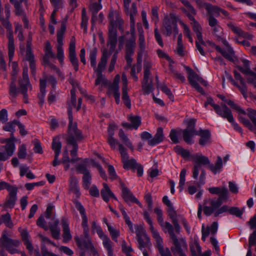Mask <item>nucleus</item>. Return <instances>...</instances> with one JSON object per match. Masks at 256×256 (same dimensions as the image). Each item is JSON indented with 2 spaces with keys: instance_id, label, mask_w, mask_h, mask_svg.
<instances>
[{
  "instance_id": "12",
  "label": "nucleus",
  "mask_w": 256,
  "mask_h": 256,
  "mask_svg": "<svg viewBox=\"0 0 256 256\" xmlns=\"http://www.w3.org/2000/svg\"><path fill=\"white\" fill-rule=\"evenodd\" d=\"M196 120L194 119L189 120L186 128L182 131L184 141L188 144H192L194 142L192 137L196 136L197 130L195 129Z\"/></svg>"
},
{
  "instance_id": "19",
  "label": "nucleus",
  "mask_w": 256,
  "mask_h": 256,
  "mask_svg": "<svg viewBox=\"0 0 256 256\" xmlns=\"http://www.w3.org/2000/svg\"><path fill=\"white\" fill-rule=\"evenodd\" d=\"M98 236L99 238L102 240V244L104 247L106 249L108 252V256H113L114 246L113 242L110 240V238L102 232L100 230H98Z\"/></svg>"
},
{
  "instance_id": "10",
  "label": "nucleus",
  "mask_w": 256,
  "mask_h": 256,
  "mask_svg": "<svg viewBox=\"0 0 256 256\" xmlns=\"http://www.w3.org/2000/svg\"><path fill=\"white\" fill-rule=\"evenodd\" d=\"M6 231L4 230L0 238V246L5 247L6 250L10 254H14L18 252L16 248L20 244V242L17 240H12L6 236Z\"/></svg>"
},
{
  "instance_id": "6",
  "label": "nucleus",
  "mask_w": 256,
  "mask_h": 256,
  "mask_svg": "<svg viewBox=\"0 0 256 256\" xmlns=\"http://www.w3.org/2000/svg\"><path fill=\"white\" fill-rule=\"evenodd\" d=\"M68 115L69 123L68 130V136L66 138L67 142H70L71 140L76 142L82 140L84 138L82 132L78 129L76 122H73L72 108H68Z\"/></svg>"
},
{
  "instance_id": "9",
  "label": "nucleus",
  "mask_w": 256,
  "mask_h": 256,
  "mask_svg": "<svg viewBox=\"0 0 256 256\" xmlns=\"http://www.w3.org/2000/svg\"><path fill=\"white\" fill-rule=\"evenodd\" d=\"M109 22L108 30H118L123 31L122 25L124 24V20L122 18L120 12L118 10H114L110 9L108 16Z\"/></svg>"
},
{
  "instance_id": "29",
  "label": "nucleus",
  "mask_w": 256,
  "mask_h": 256,
  "mask_svg": "<svg viewBox=\"0 0 256 256\" xmlns=\"http://www.w3.org/2000/svg\"><path fill=\"white\" fill-rule=\"evenodd\" d=\"M84 240H80L78 236H76L74 238L75 241L77 246L80 249H86L89 250L94 246L90 238L89 234L88 237H85Z\"/></svg>"
},
{
  "instance_id": "3",
  "label": "nucleus",
  "mask_w": 256,
  "mask_h": 256,
  "mask_svg": "<svg viewBox=\"0 0 256 256\" xmlns=\"http://www.w3.org/2000/svg\"><path fill=\"white\" fill-rule=\"evenodd\" d=\"M192 161L194 162L192 170V177L197 179L199 172L201 169V164L208 165V168L214 174L220 172L222 168V160L220 156H217L214 164H211L208 158L198 152L190 156Z\"/></svg>"
},
{
  "instance_id": "49",
  "label": "nucleus",
  "mask_w": 256,
  "mask_h": 256,
  "mask_svg": "<svg viewBox=\"0 0 256 256\" xmlns=\"http://www.w3.org/2000/svg\"><path fill=\"white\" fill-rule=\"evenodd\" d=\"M152 67L151 62L148 60H144V79L146 80L147 77H149L150 74V70Z\"/></svg>"
},
{
  "instance_id": "14",
  "label": "nucleus",
  "mask_w": 256,
  "mask_h": 256,
  "mask_svg": "<svg viewBox=\"0 0 256 256\" xmlns=\"http://www.w3.org/2000/svg\"><path fill=\"white\" fill-rule=\"evenodd\" d=\"M144 218L146 221V222L150 225V229L152 234V236L153 238L156 241V247L158 249V250H161L164 248L163 246V240L162 237L160 236L158 232L156 230L152 224V220L147 212H144Z\"/></svg>"
},
{
  "instance_id": "59",
  "label": "nucleus",
  "mask_w": 256,
  "mask_h": 256,
  "mask_svg": "<svg viewBox=\"0 0 256 256\" xmlns=\"http://www.w3.org/2000/svg\"><path fill=\"white\" fill-rule=\"evenodd\" d=\"M226 103H227L232 108L236 110L239 114H246L244 110L242 109L240 106L236 104L232 100H228Z\"/></svg>"
},
{
  "instance_id": "50",
  "label": "nucleus",
  "mask_w": 256,
  "mask_h": 256,
  "mask_svg": "<svg viewBox=\"0 0 256 256\" xmlns=\"http://www.w3.org/2000/svg\"><path fill=\"white\" fill-rule=\"evenodd\" d=\"M136 228V240L145 238L146 236H148L146 233V231L142 226H139L138 225L135 226Z\"/></svg>"
},
{
  "instance_id": "56",
  "label": "nucleus",
  "mask_w": 256,
  "mask_h": 256,
  "mask_svg": "<svg viewBox=\"0 0 256 256\" xmlns=\"http://www.w3.org/2000/svg\"><path fill=\"white\" fill-rule=\"evenodd\" d=\"M97 75V78L96 80L95 84L98 85L102 84L106 85L107 84V80L104 76L102 75V72H96Z\"/></svg>"
},
{
  "instance_id": "44",
  "label": "nucleus",
  "mask_w": 256,
  "mask_h": 256,
  "mask_svg": "<svg viewBox=\"0 0 256 256\" xmlns=\"http://www.w3.org/2000/svg\"><path fill=\"white\" fill-rule=\"evenodd\" d=\"M97 49L96 48H94L90 51L89 60H90V65L93 68H96V54Z\"/></svg>"
},
{
  "instance_id": "15",
  "label": "nucleus",
  "mask_w": 256,
  "mask_h": 256,
  "mask_svg": "<svg viewBox=\"0 0 256 256\" xmlns=\"http://www.w3.org/2000/svg\"><path fill=\"white\" fill-rule=\"evenodd\" d=\"M32 38L30 36L28 38L27 40L26 44V50L25 59L26 60L29 62L30 63V67L31 70L32 74L35 76L36 74V64H35V60L34 56L33 54L32 50Z\"/></svg>"
},
{
  "instance_id": "40",
  "label": "nucleus",
  "mask_w": 256,
  "mask_h": 256,
  "mask_svg": "<svg viewBox=\"0 0 256 256\" xmlns=\"http://www.w3.org/2000/svg\"><path fill=\"white\" fill-rule=\"evenodd\" d=\"M88 160L86 158L82 162L78 164L76 167V170L78 173L82 174H85L87 172H90V170L88 169L87 164Z\"/></svg>"
},
{
  "instance_id": "39",
  "label": "nucleus",
  "mask_w": 256,
  "mask_h": 256,
  "mask_svg": "<svg viewBox=\"0 0 256 256\" xmlns=\"http://www.w3.org/2000/svg\"><path fill=\"white\" fill-rule=\"evenodd\" d=\"M149 77H147L146 80L144 77L142 82V88L146 94H149L152 91V81L150 80V82Z\"/></svg>"
},
{
  "instance_id": "63",
  "label": "nucleus",
  "mask_w": 256,
  "mask_h": 256,
  "mask_svg": "<svg viewBox=\"0 0 256 256\" xmlns=\"http://www.w3.org/2000/svg\"><path fill=\"white\" fill-rule=\"evenodd\" d=\"M152 19L154 22L155 25L158 22V8L154 6L152 10Z\"/></svg>"
},
{
  "instance_id": "41",
  "label": "nucleus",
  "mask_w": 256,
  "mask_h": 256,
  "mask_svg": "<svg viewBox=\"0 0 256 256\" xmlns=\"http://www.w3.org/2000/svg\"><path fill=\"white\" fill-rule=\"evenodd\" d=\"M135 33L131 34V38L128 40L126 44V51H134L136 47Z\"/></svg>"
},
{
  "instance_id": "11",
  "label": "nucleus",
  "mask_w": 256,
  "mask_h": 256,
  "mask_svg": "<svg viewBox=\"0 0 256 256\" xmlns=\"http://www.w3.org/2000/svg\"><path fill=\"white\" fill-rule=\"evenodd\" d=\"M162 24L163 34L166 36H170L173 34L175 38L178 32L176 21L172 17H166L163 20Z\"/></svg>"
},
{
  "instance_id": "27",
  "label": "nucleus",
  "mask_w": 256,
  "mask_h": 256,
  "mask_svg": "<svg viewBox=\"0 0 256 256\" xmlns=\"http://www.w3.org/2000/svg\"><path fill=\"white\" fill-rule=\"evenodd\" d=\"M52 220V222L49 223L48 227L51 232L52 237L56 240H58L60 234V230L58 226L59 220L53 218Z\"/></svg>"
},
{
  "instance_id": "21",
  "label": "nucleus",
  "mask_w": 256,
  "mask_h": 256,
  "mask_svg": "<svg viewBox=\"0 0 256 256\" xmlns=\"http://www.w3.org/2000/svg\"><path fill=\"white\" fill-rule=\"evenodd\" d=\"M18 188L16 186H14L10 191H8V194L6 197V199L4 204V206L7 208H12L14 207L16 202L17 200L16 194Z\"/></svg>"
},
{
  "instance_id": "33",
  "label": "nucleus",
  "mask_w": 256,
  "mask_h": 256,
  "mask_svg": "<svg viewBox=\"0 0 256 256\" xmlns=\"http://www.w3.org/2000/svg\"><path fill=\"white\" fill-rule=\"evenodd\" d=\"M228 26L235 34H238L240 36H242L244 37L247 38L249 39H252V36L249 34H244L243 30L239 27L236 26L232 22H230L227 24Z\"/></svg>"
},
{
  "instance_id": "17",
  "label": "nucleus",
  "mask_w": 256,
  "mask_h": 256,
  "mask_svg": "<svg viewBox=\"0 0 256 256\" xmlns=\"http://www.w3.org/2000/svg\"><path fill=\"white\" fill-rule=\"evenodd\" d=\"M68 57L74 70L76 72L78 71V61L76 54V39L74 36L72 37L69 44Z\"/></svg>"
},
{
  "instance_id": "22",
  "label": "nucleus",
  "mask_w": 256,
  "mask_h": 256,
  "mask_svg": "<svg viewBox=\"0 0 256 256\" xmlns=\"http://www.w3.org/2000/svg\"><path fill=\"white\" fill-rule=\"evenodd\" d=\"M118 42L117 30H108V46H110L108 52L112 54Z\"/></svg>"
},
{
  "instance_id": "36",
  "label": "nucleus",
  "mask_w": 256,
  "mask_h": 256,
  "mask_svg": "<svg viewBox=\"0 0 256 256\" xmlns=\"http://www.w3.org/2000/svg\"><path fill=\"white\" fill-rule=\"evenodd\" d=\"M205 8L207 11L208 16H212L214 17L220 16V8L218 6H214L212 4L206 3Z\"/></svg>"
},
{
  "instance_id": "55",
  "label": "nucleus",
  "mask_w": 256,
  "mask_h": 256,
  "mask_svg": "<svg viewBox=\"0 0 256 256\" xmlns=\"http://www.w3.org/2000/svg\"><path fill=\"white\" fill-rule=\"evenodd\" d=\"M82 218V226L84 229V234L85 237H88L89 229L88 224V218L86 215L81 216Z\"/></svg>"
},
{
  "instance_id": "61",
  "label": "nucleus",
  "mask_w": 256,
  "mask_h": 256,
  "mask_svg": "<svg viewBox=\"0 0 256 256\" xmlns=\"http://www.w3.org/2000/svg\"><path fill=\"white\" fill-rule=\"evenodd\" d=\"M15 125H16V123L14 122V120L8 122L3 126V130L6 132H14L15 131Z\"/></svg>"
},
{
  "instance_id": "51",
  "label": "nucleus",
  "mask_w": 256,
  "mask_h": 256,
  "mask_svg": "<svg viewBox=\"0 0 256 256\" xmlns=\"http://www.w3.org/2000/svg\"><path fill=\"white\" fill-rule=\"evenodd\" d=\"M21 2L20 0V2H15L14 4V13L16 16H22L24 17V16H26V14L22 9L21 6Z\"/></svg>"
},
{
  "instance_id": "28",
  "label": "nucleus",
  "mask_w": 256,
  "mask_h": 256,
  "mask_svg": "<svg viewBox=\"0 0 256 256\" xmlns=\"http://www.w3.org/2000/svg\"><path fill=\"white\" fill-rule=\"evenodd\" d=\"M110 54L108 52V50L104 49L102 52V54L100 58V61L98 62V68H94V72H102L104 70L106 64H107L108 60Z\"/></svg>"
},
{
  "instance_id": "60",
  "label": "nucleus",
  "mask_w": 256,
  "mask_h": 256,
  "mask_svg": "<svg viewBox=\"0 0 256 256\" xmlns=\"http://www.w3.org/2000/svg\"><path fill=\"white\" fill-rule=\"evenodd\" d=\"M75 206L78 210L79 211L81 216L86 215V210L82 204L77 200H72Z\"/></svg>"
},
{
  "instance_id": "13",
  "label": "nucleus",
  "mask_w": 256,
  "mask_h": 256,
  "mask_svg": "<svg viewBox=\"0 0 256 256\" xmlns=\"http://www.w3.org/2000/svg\"><path fill=\"white\" fill-rule=\"evenodd\" d=\"M144 218L146 221V222L150 225V229L152 234V236L153 238L156 241V247L158 249V250H161L164 248L163 246V240L162 237L160 236L158 232L156 230L152 224V220L147 212H144Z\"/></svg>"
},
{
  "instance_id": "8",
  "label": "nucleus",
  "mask_w": 256,
  "mask_h": 256,
  "mask_svg": "<svg viewBox=\"0 0 256 256\" xmlns=\"http://www.w3.org/2000/svg\"><path fill=\"white\" fill-rule=\"evenodd\" d=\"M2 144L6 143V146H0V160L5 161L12 156L15 150L14 143L10 139L2 138L0 140Z\"/></svg>"
},
{
  "instance_id": "42",
  "label": "nucleus",
  "mask_w": 256,
  "mask_h": 256,
  "mask_svg": "<svg viewBox=\"0 0 256 256\" xmlns=\"http://www.w3.org/2000/svg\"><path fill=\"white\" fill-rule=\"evenodd\" d=\"M62 148V144L58 137H55L52 140V148L54 152V154L60 155Z\"/></svg>"
},
{
  "instance_id": "20",
  "label": "nucleus",
  "mask_w": 256,
  "mask_h": 256,
  "mask_svg": "<svg viewBox=\"0 0 256 256\" xmlns=\"http://www.w3.org/2000/svg\"><path fill=\"white\" fill-rule=\"evenodd\" d=\"M122 197L126 203L129 202H132L136 203L140 207H142V204L134 196L131 192L130 190L126 187L124 184H121Z\"/></svg>"
},
{
  "instance_id": "31",
  "label": "nucleus",
  "mask_w": 256,
  "mask_h": 256,
  "mask_svg": "<svg viewBox=\"0 0 256 256\" xmlns=\"http://www.w3.org/2000/svg\"><path fill=\"white\" fill-rule=\"evenodd\" d=\"M184 68L188 74V79L192 86L198 82L200 78L198 75L188 66H184Z\"/></svg>"
},
{
  "instance_id": "26",
  "label": "nucleus",
  "mask_w": 256,
  "mask_h": 256,
  "mask_svg": "<svg viewBox=\"0 0 256 256\" xmlns=\"http://www.w3.org/2000/svg\"><path fill=\"white\" fill-rule=\"evenodd\" d=\"M130 16V32L134 34L135 32V20L134 17L137 15L138 11L136 4L133 3L132 5L130 10L125 11Z\"/></svg>"
},
{
  "instance_id": "48",
  "label": "nucleus",
  "mask_w": 256,
  "mask_h": 256,
  "mask_svg": "<svg viewBox=\"0 0 256 256\" xmlns=\"http://www.w3.org/2000/svg\"><path fill=\"white\" fill-rule=\"evenodd\" d=\"M222 56L228 60L230 62H234L235 56L234 52L232 48L227 49V51L224 50Z\"/></svg>"
},
{
  "instance_id": "54",
  "label": "nucleus",
  "mask_w": 256,
  "mask_h": 256,
  "mask_svg": "<svg viewBox=\"0 0 256 256\" xmlns=\"http://www.w3.org/2000/svg\"><path fill=\"white\" fill-rule=\"evenodd\" d=\"M82 28H84V32H86L87 30V24L88 22V17L86 16V10L84 8L82 10Z\"/></svg>"
},
{
  "instance_id": "46",
  "label": "nucleus",
  "mask_w": 256,
  "mask_h": 256,
  "mask_svg": "<svg viewBox=\"0 0 256 256\" xmlns=\"http://www.w3.org/2000/svg\"><path fill=\"white\" fill-rule=\"evenodd\" d=\"M82 186L86 190H88L90 187L92 180V176L90 172H87L84 174L82 178Z\"/></svg>"
},
{
  "instance_id": "35",
  "label": "nucleus",
  "mask_w": 256,
  "mask_h": 256,
  "mask_svg": "<svg viewBox=\"0 0 256 256\" xmlns=\"http://www.w3.org/2000/svg\"><path fill=\"white\" fill-rule=\"evenodd\" d=\"M8 31H10V33L8 36V59L9 61L11 62L12 60L14 52V40L13 38L12 34V28L10 30H8Z\"/></svg>"
},
{
  "instance_id": "25",
  "label": "nucleus",
  "mask_w": 256,
  "mask_h": 256,
  "mask_svg": "<svg viewBox=\"0 0 256 256\" xmlns=\"http://www.w3.org/2000/svg\"><path fill=\"white\" fill-rule=\"evenodd\" d=\"M199 136L200 138L199 140V144L204 146L206 145L210 144L211 143V134L210 130H203L200 129L197 132V134Z\"/></svg>"
},
{
  "instance_id": "2",
  "label": "nucleus",
  "mask_w": 256,
  "mask_h": 256,
  "mask_svg": "<svg viewBox=\"0 0 256 256\" xmlns=\"http://www.w3.org/2000/svg\"><path fill=\"white\" fill-rule=\"evenodd\" d=\"M208 190L212 194L218 195L217 199L209 198L204 200V213L206 216H210L222 205L224 200H227L228 192L225 187H212L208 188Z\"/></svg>"
},
{
  "instance_id": "18",
  "label": "nucleus",
  "mask_w": 256,
  "mask_h": 256,
  "mask_svg": "<svg viewBox=\"0 0 256 256\" xmlns=\"http://www.w3.org/2000/svg\"><path fill=\"white\" fill-rule=\"evenodd\" d=\"M216 112L220 116L226 119L229 122H232L234 117L231 110L226 106V104L222 103L218 106L215 110Z\"/></svg>"
},
{
  "instance_id": "57",
  "label": "nucleus",
  "mask_w": 256,
  "mask_h": 256,
  "mask_svg": "<svg viewBox=\"0 0 256 256\" xmlns=\"http://www.w3.org/2000/svg\"><path fill=\"white\" fill-rule=\"evenodd\" d=\"M122 99L126 107L130 108L131 106L130 100L128 94V90H126V88L122 90Z\"/></svg>"
},
{
  "instance_id": "45",
  "label": "nucleus",
  "mask_w": 256,
  "mask_h": 256,
  "mask_svg": "<svg viewBox=\"0 0 256 256\" xmlns=\"http://www.w3.org/2000/svg\"><path fill=\"white\" fill-rule=\"evenodd\" d=\"M190 250L192 256H197L202 252L201 247L197 242L190 244Z\"/></svg>"
},
{
  "instance_id": "37",
  "label": "nucleus",
  "mask_w": 256,
  "mask_h": 256,
  "mask_svg": "<svg viewBox=\"0 0 256 256\" xmlns=\"http://www.w3.org/2000/svg\"><path fill=\"white\" fill-rule=\"evenodd\" d=\"M137 241L138 244V248L142 252L144 250H146V248H149L151 246L150 238L148 236L138 238L137 240Z\"/></svg>"
},
{
  "instance_id": "34",
  "label": "nucleus",
  "mask_w": 256,
  "mask_h": 256,
  "mask_svg": "<svg viewBox=\"0 0 256 256\" xmlns=\"http://www.w3.org/2000/svg\"><path fill=\"white\" fill-rule=\"evenodd\" d=\"M102 6L100 4L97 2H92L90 5V10L92 14L91 22L94 24L97 19L96 14L101 10Z\"/></svg>"
},
{
  "instance_id": "24",
  "label": "nucleus",
  "mask_w": 256,
  "mask_h": 256,
  "mask_svg": "<svg viewBox=\"0 0 256 256\" xmlns=\"http://www.w3.org/2000/svg\"><path fill=\"white\" fill-rule=\"evenodd\" d=\"M61 222L62 228L63 242L66 243L69 242L72 239V236L69 228L68 218H62L61 220Z\"/></svg>"
},
{
  "instance_id": "5",
  "label": "nucleus",
  "mask_w": 256,
  "mask_h": 256,
  "mask_svg": "<svg viewBox=\"0 0 256 256\" xmlns=\"http://www.w3.org/2000/svg\"><path fill=\"white\" fill-rule=\"evenodd\" d=\"M158 221L162 228L166 229L172 240L174 246L170 250L174 256H186L185 252L187 250L188 245L184 238H177L174 232V227L168 222H164L162 216H157Z\"/></svg>"
},
{
  "instance_id": "58",
  "label": "nucleus",
  "mask_w": 256,
  "mask_h": 256,
  "mask_svg": "<svg viewBox=\"0 0 256 256\" xmlns=\"http://www.w3.org/2000/svg\"><path fill=\"white\" fill-rule=\"evenodd\" d=\"M26 148L24 144H22L18 148V156L20 159H24L26 156Z\"/></svg>"
},
{
  "instance_id": "43",
  "label": "nucleus",
  "mask_w": 256,
  "mask_h": 256,
  "mask_svg": "<svg viewBox=\"0 0 256 256\" xmlns=\"http://www.w3.org/2000/svg\"><path fill=\"white\" fill-rule=\"evenodd\" d=\"M128 120L135 130H137L141 124V118L138 116H130Z\"/></svg>"
},
{
  "instance_id": "53",
  "label": "nucleus",
  "mask_w": 256,
  "mask_h": 256,
  "mask_svg": "<svg viewBox=\"0 0 256 256\" xmlns=\"http://www.w3.org/2000/svg\"><path fill=\"white\" fill-rule=\"evenodd\" d=\"M186 170L184 168L181 170V172L180 174V181H179V184H178V188L180 189V190L182 192L184 188V185L185 182V177L186 175Z\"/></svg>"
},
{
  "instance_id": "64",
  "label": "nucleus",
  "mask_w": 256,
  "mask_h": 256,
  "mask_svg": "<svg viewBox=\"0 0 256 256\" xmlns=\"http://www.w3.org/2000/svg\"><path fill=\"white\" fill-rule=\"evenodd\" d=\"M255 244H256V230H254L250 236L248 249L252 250V247Z\"/></svg>"
},
{
  "instance_id": "52",
  "label": "nucleus",
  "mask_w": 256,
  "mask_h": 256,
  "mask_svg": "<svg viewBox=\"0 0 256 256\" xmlns=\"http://www.w3.org/2000/svg\"><path fill=\"white\" fill-rule=\"evenodd\" d=\"M2 219L7 227L12 228L14 224L11 220L10 214L8 212L2 215Z\"/></svg>"
},
{
  "instance_id": "62",
  "label": "nucleus",
  "mask_w": 256,
  "mask_h": 256,
  "mask_svg": "<svg viewBox=\"0 0 256 256\" xmlns=\"http://www.w3.org/2000/svg\"><path fill=\"white\" fill-rule=\"evenodd\" d=\"M154 38L156 40L158 44L161 46H164V43L162 41V39L161 36L160 34V33L158 29V27L156 26L154 30Z\"/></svg>"
},
{
  "instance_id": "38",
  "label": "nucleus",
  "mask_w": 256,
  "mask_h": 256,
  "mask_svg": "<svg viewBox=\"0 0 256 256\" xmlns=\"http://www.w3.org/2000/svg\"><path fill=\"white\" fill-rule=\"evenodd\" d=\"M118 136L120 140L126 146L130 148L132 150H134V146L132 144V143L130 140L128 136L126 135L124 130L122 129L119 130Z\"/></svg>"
},
{
  "instance_id": "4",
  "label": "nucleus",
  "mask_w": 256,
  "mask_h": 256,
  "mask_svg": "<svg viewBox=\"0 0 256 256\" xmlns=\"http://www.w3.org/2000/svg\"><path fill=\"white\" fill-rule=\"evenodd\" d=\"M66 30V24L64 22H62L61 24L60 29L58 30L56 34L58 43L56 45V58L59 60L60 64H63L64 60V52L62 46L64 44L63 38ZM44 51L45 54L43 58L42 64H48L50 58H56L52 50L51 44L48 41L46 43Z\"/></svg>"
},
{
  "instance_id": "1",
  "label": "nucleus",
  "mask_w": 256,
  "mask_h": 256,
  "mask_svg": "<svg viewBox=\"0 0 256 256\" xmlns=\"http://www.w3.org/2000/svg\"><path fill=\"white\" fill-rule=\"evenodd\" d=\"M16 78H12L8 87L10 99H14L19 94H22L23 95L24 102L28 104V90H32V86L28 78V68L23 69L22 77L18 78V88L16 86Z\"/></svg>"
},
{
  "instance_id": "32",
  "label": "nucleus",
  "mask_w": 256,
  "mask_h": 256,
  "mask_svg": "<svg viewBox=\"0 0 256 256\" xmlns=\"http://www.w3.org/2000/svg\"><path fill=\"white\" fill-rule=\"evenodd\" d=\"M104 188L101 190V196L102 199L106 202H108L110 198L117 200L114 194L109 188L108 185L106 183L103 184Z\"/></svg>"
},
{
  "instance_id": "23",
  "label": "nucleus",
  "mask_w": 256,
  "mask_h": 256,
  "mask_svg": "<svg viewBox=\"0 0 256 256\" xmlns=\"http://www.w3.org/2000/svg\"><path fill=\"white\" fill-rule=\"evenodd\" d=\"M188 16L190 20L192 22V29L193 30L196 32L197 39L199 40L202 44L206 46V42L202 38V28L200 24L196 20L194 16H192L190 14H188Z\"/></svg>"
},
{
  "instance_id": "47",
  "label": "nucleus",
  "mask_w": 256,
  "mask_h": 256,
  "mask_svg": "<svg viewBox=\"0 0 256 256\" xmlns=\"http://www.w3.org/2000/svg\"><path fill=\"white\" fill-rule=\"evenodd\" d=\"M106 224L108 226V230L110 232V235L112 239L116 242H118V238L120 236V231L114 228L112 226L106 223Z\"/></svg>"
},
{
  "instance_id": "16",
  "label": "nucleus",
  "mask_w": 256,
  "mask_h": 256,
  "mask_svg": "<svg viewBox=\"0 0 256 256\" xmlns=\"http://www.w3.org/2000/svg\"><path fill=\"white\" fill-rule=\"evenodd\" d=\"M118 150L121 155L122 162L123 163V167L124 169H129V168H132L134 164H136V160L134 158L129 160L126 149L121 144H118Z\"/></svg>"
},
{
  "instance_id": "7",
  "label": "nucleus",
  "mask_w": 256,
  "mask_h": 256,
  "mask_svg": "<svg viewBox=\"0 0 256 256\" xmlns=\"http://www.w3.org/2000/svg\"><path fill=\"white\" fill-rule=\"evenodd\" d=\"M138 44L137 62L132 66L130 74H133L134 70L135 74L139 73L142 70V58L146 52L145 39L143 31L139 32Z\"/></svg>"
},
{
  "instance_id": "30",
  "label": "nucleus",
  "mask_w": 256,
  "mask_h": 256,
  "mask_svg": "<svg viewBox=\"0 0 256 256\" xmlns=\"http://www.w3.org/2000/svg\"><path fill=\"white\" fill-rule=\"evenodd\" d=\"M164 138L162 128H158L154 137L148 141V144L150 146L156 145L163 140Z\"/></svg>"
}]
</instances>
